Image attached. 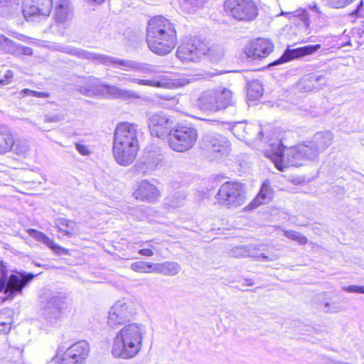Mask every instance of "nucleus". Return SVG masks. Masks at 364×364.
<instances>
[{
  "mask_svg": "<svg viewBox=\"0 0 364 364\" xmlns=\"http://www.w3.org/2000/svg\"><path fill=\"white\" fill-rule=\"evenodd\" d=\"M146 41L153 53L159 55L169 54L177 44L173 23L161 16L152 18L146 28Z\"/></svg>",
  "mask_w": 364,
  "mask_h": 364,
  "instance_id": "nucleus-1",
  "label": "nucleus"
},
{
  "mask_svg": "<svg viewBox=\"0 0 364 364\" xmlns=\"http://www.w3.org/2000/svg\"><path fill=\"white\" fill-rule=\"evenodd\" d=\"M139 149L136 125L129 122L118 124L114 131L112 146L116 162L121 166H129L136 159Z\"/></svg>",
  "mask_w": 364,
  "mask_h": 364,
  "instance_id": "nucleus-2",
  "label": "nucleus"
},
{
  "mask_svg": "<svg viewBox=\"0 0 364 364\" xmlns=\"http://www.w3.org/2000/svg\"><path fill=\"white\" fill-rule=\"evenodd\" d=\"M145 333L146 327L143 324L132 323L124 326L114 338L112 355L124 360L136 357L142 348Z\"/></svg>",
  "mask_w": 364,
  "mask_h": 364,
  "instance_id": "nucleus-3",
  "label": "nucleus"
},
{
  "mask_svg": "<svg viewBox=\"0 0 364 364\" xmlns=\"http://www.w3.org/2000/svg\"><path fill=\"white\" fill-rule=\"evenodd\" d=\"M60 50L75 55L78 58L83 59H88L96 63H102L105 65H121L124 68L125 70H133L137 71L142 73H153L155 72L154 66L144 63H139L134 60H121L112 58L111 56H107L105 55L98 54L95 53L88 52L80 48H73L70 46H63L60 48Z\"/></svg>",
  "mask_w": 364,
  "mask_h": 364,
  "instance_id": "nucleus-4",
  "label": "nucleus"
},
{
  "mask_svg": "<svg viewBox=\"0 0 364 364\" xmlns=\"http://www.w3.org/2000/svg\"><path fill=\"white\" fill-rule=\"evenodd\" d=\"M36 277L33 273L20 272L18 274L7 276V269L4 262L0 261V292L5 297L3 300L12 299L15 296L22 293L23 289Z\"/></svg>",
  "mask_w": 364,
  "mask_h": 364,
  "instance_id": "nucleus-5",
  "label": "nucleus"
},
{
  "mask_svg": "<svg viewBox=\"0 0 364 364\" xmlns=\"http://www.w3.org/2000/svg\"><path fill=\"white\" fill-rule=\"evenodd\" d=\"M232 104V92L225 87L208 90L203 92L198 99V107L204 110L216 112Z\"/></svg>",
  "mask_w": 364,
  "mask_h": 364,
  "instance_id": "nucleus-6",
  "label": "nucleus"
},
{
  "mask_svg": "<svg viewBox=\"0 0 364 364\" xmlns=\"http://www.w3.org/2000/svg\"><path fill=\"white\" fill-rule=\"evenodd\" d=\"M216 198L219 204L228 208H237L247 201L244 184L237 181H227L221 185Z\"/></svg>",
  "mask_w": 364,
  "mask_h": 364,
  "instance_id": "nucleus-7",
  "label": "nucleus"
},
{
  "mask_svg": "<svg viewBox=\"0 0 364 364\" xmlns=\"http://www.w3.org/2000/svg\"><path fill=\"white\" fill-rule=\"evenodd\" d=\"M198 137V131L194 127L178 126L170 132L168 141L172 150L185 152L194 146Z\"/></svg>",
  "mask_w": 364,
  "mask_h": 364,
  "instance_id": "nucleus-8",
  "label": "nucleus"
},
{
  "mask_svg": "<svg viewBox=\"0 0 364 364\" xmlns=\"http://www.w3.org/2000/svg\"><path fill=\"white\" fill-rule=\"evenodd\" d=\"M225 11L239 21H252L258 14L257 7L252 0H226Z\"/></svg>",
  "mask_w": 364,
  "mask_h": 364,
  "instance_id": "nucleus-9",
  "label": "nucleus"
},
{
  "mask_svg": "<svg viewBox=\"0 0 364 364\" xmlns=\"http://www.w3.org/2000/svg\"><path fill=\"white\" fill-rule=\"evenodd\" d=\"M270 159L280 171H284L287 166H299L306 164V161L301 152L299 145L285 148L270 156Z\"/></svg>",
  "mask_w": 364,
  "mask_h": 364,
  "instance_id": "nucleus-10",
  "label": "nucleus"
},
{
  "mask_svg": "<svg viewBox=\"0 0 364 364\" xmlns=\"http://www.w3.org/2000/svg\"><path fill=\"white\" fill-rule=\"evenodd\" d=\"M134 314L132 301L127 299L117 301L109 311L107 323L109 326L115 328L129 321Z\"/></svg>",
  "mask_w": 364,
  "mask_h": 364,
  "instance_id": "nucleus-11",
  "label": "nucleus"
},
{
  "mask_svg": "<svg viewBox=\"0 0 364 364\" xmlns=\"http://www.w3.org/2000/svg\"><path fill=\"white\" fill-rule=\"evenodd\" d=\"M68 306V298L63 293H55L50 296L43 308V316L50 323L60 319Z\"/></svg>",
  "mask_w": 364,
  "mask_h": 364,
  "instance_id": "nucleus-12",
  "label": "nucleus"
},
{
  "mask_svg": "<svg viewBox=\"0 0 364 364\" xmlns=\"http://www.w3.org/2000/svg\"><path fill=\"white\" fill-rule=\"evenodd\" d=\"M148 126L152 136L158 138L169 137L172 132L173 121L166 114L160 112L151 114L148 119Z\"/></svg>",
  "mask_w": 364,
  "mask_h": 364,
  "instance_id": "nucleus-13",
  "label": "nucleus"
},
{
  "mask_svg": "<svg viewBox=\"0 0 364 364\" xmlns=\"http://www.w3.org/2000/svg\"><path fill=\"white\" fill-rule=\"evenodd\" d=\"M90 352L89 344L85 341H78L67 348L63 357L56 359L58 364H82L87 358Z\"/></svg>",
  "mask_w": 364,
  "mask_h": 364,
  "instance_id": "nucleus-14",
  "label": "nucleus"
},
{
  "mask_svg": "<svg viewBox=\"0 0 364 364\" xmlns=\"http://www.w3.org/2000/svg\"><path fill=\"white\" fill-rule=\"evenodd\" d=\"M207 46L202 43L197 44L186 42L181 44L176 50L177 58L183 63L196 62L205 55Z\"/></svg>",
  "mask_w": 364,
  "mask_h": 364,
  "instance_id": "nucleus-15",
  "label": "nucleus"
},
{
  "mask_svg": "<svg viewBox=\"0 0 364 364\" xmlns=\"http://www.w3.org/2000/svg\"><path fill=\"white\" fill-rule=\"evenodd\" d=\"M203 145L207 151L218 157L228 154L230 151V143L228 139L216 133L208 134L203 138Z\"/></svg>",
  "mask_w": 364,
  "mask_h": 364,
  "instance_id": "nucleus-16",
  "label": "nucleus"
},
{
  "mask_svg": "<svg viewBox=\"0 0 364 364\" xmlns=\"http://www.w3.org/2000/svg\"><path fill=\"white\" fill-rule=\"evenodd\" d=\"M266 248L265 245H240L233 247L228 252L229 255L235 258L240 257H255L259 259L262 257L264 260L274 261L277 259L275 255H267L264 253H257L256 251H264Z\"/></svg>",
  "mask_w": 364,
  "mask_h": 364,
  "instance_id": "nucleus-17",
  "label": "nucleus"
},
{
  "mask_svg": "<svg viewBox=\"0 0 364 364\" xmlns=\"http://www.w3.org/2000/svg\"><path fill=\"white\" fill-rule=\"evenodd\" d=\"M274 49L273 43L266 38H257L250 42L245 47V53L247 58L257 60L266 58Z\"/></svg>",
  "mask_w": 364,
  "mask_h": 364,
  "instance_id": "nucleus-18",
  "label": "nucleus"
},
{
  "mask_svg": "<svg viewBox=\"0 0 364 364\" xmlns=\"http://www.w3.org/2000/svg\"><path fill=\"white\" fill-rule=\"evenodd\" d=\"M133 196L137 200L154 203L159 199L161 191L154 184L144 180L139 183Z\"/></svg>",
  "mask_w": 364,
  "mask_h": 364,
  "instance_id": "nucleus-19",
  "label": "nucleus"
},
{
  "mask_svg": "<svg viewBox=\"0 0 364 364\" xmlns=\"http://www.w3.org/2000/svg\"><path fill=\"white\" fill-rule=\"evenodd\" d=\"M52 0H25L23 11L25 16H45L50 14Z\"/></svg>",
  "mask_w": 364,
  "mask_h": 364,
  "instance_id": "nucleus-20",
  "label": "nucleus"
},
{
  "mask_svg": "<svg viewBox=\"0 0 364 364\" xmlns=\"http://www.w3.org/2000/svg\"><path fill=\"white\" fill-rule=\"evenodd\" d=\"M321 48L320 44L316 45H309L304 47H300L297 48L289 49L288 48L287 51L282 55V57L278 60L271 63L270 65H278L284 62H287L290 60H292L296 58L301 57L306 55L312 54L316 52Z\"/></svg>",
  "mask_w": 364,
  "mask_h": 364,
  "instance_id": "nucleus-21",
  "label": "nucleus"
},
{
  "mask_svg": "<svg viewBox=\"0 0 364 364\" xmlns=\"http://www.w3.org/2000/svg\"><path fill=\"white\" fill-rule=\"evenodd\" d=\"M274 190L272 188L269 181L263 182L260 190L256 197L245 208L246 210H253L260 205L269 203L274 197Z\"/></svg>",
  "mask_w": 364,
  "mask_h": 364,
  "instance_id": "nucleus-22",
  "label": "nucleus"
},
{
  "mask_svg": "<svg viewBox=\"0 0 364 364\" xmlns=\"http://www.w3.org/2000/svg\"><path fill=\"white\" fill-rule=\"evenodd\" d=\"M54 18L58 25L62 26H68L73 18V9L70 1L60 0L54 13Z\"/></svg>",
  "mask_w": 364,
  "mask_h": 364,
  "instance_id": "nucleus-23",
  "label": "nucleus"
},
{
  "mask_svg": "<svg viewBox=\"0 0 364 364\" xmlns=\"http://www.w3.org/2000/svg\"><path fill=\"white\" fill-rule=\"evenodd\" d=\"M102 83L99 79L89 76L83 78L80 85H77V90L87 97L101 95Z\"/></svg>",
  "mask_w": 364,
  "mask_h": 364,
  "instance_id": "nucleus-24",
  "label": "nucleus"
},
{
  "mask_svg": "<svg viewBox=\"0 0 364 364\" xmlns=\"http://www.w3.org/2000/svg\"><path fill=\"white\" fill-rule=\"evenodd\" d=\"M105 94L109 95L110 97L114 98L123 100L139 98V95L132 90H123L114 85H109L102 83L101 95Z\"/></svg>",
  "mask_w": 364,
  "mask_h": 364,
  "instance_id": "nucleus-25",
  "label": "nucleus"
},
{
  "mask_svg": "<svg viewBox=\"0 0 364 364\" xmlns=\"http://www.w3.org/2000/svg\"><path fill=\"white\" fill-rule=\"evenodd\" d=\"M28 232L31 237L46 245L55 254L61 255H65L68 252L65 248L55 243L53 240L48 237L45 234H43L41 232H39L36 229H28Z\"/></svg>",
  "mask_w": 364,
  "mask_h": 364,
  "instance_id": "nucleus-26",
  "label": "nucleus"
},
{
  "mask_svg": "<svg viewBox=\"0 0 364 364\" xmlns=\"http://www.w3.org/2000/svg\"><path fill=\"white\" fill-rule=\"evenodd\" d=\"M181 266L175 262H165L154 264L153 272L161 274L164 276H175L181 271Z\"/></svg>",
  "mask_w": 364,
  "mask_h": 364,
  "instance_id": "nucleus-27",
  "label": "nucleus"
},
{
  "mask_svg": "<svg viewBox=\"0 0 364 364\" xmlns=\"http://www.w3.org/2000/svg\"><path fill=\"white\" fill-rule=\"evenodd\" d=\"M14 145V135L8 128L0 127V154L11 151Z\"/></svg>",
  "mask_w": 364,
  "mask_h": 364,
  "instance_id": "nucleus-28",
  "label": "nucleus"
},
{
  "mask_svg": "<svg viewBox=\"0 0 364 364\" xmlns=\"http://www.w3.org/2000/svg\"><path fill=\"white\" fill-rule=\"evenodd\" d=\"M333 140V133L331 132H326L316 134L312 141L319 153H321L331 146Z\"/></svg>",
  "mask_w": 364,
  "mask_h": 364,
  "instance_id": "nucleus-29",
  "label": "nucleus"
},
{
  "mask_svg": "<svg viewBox=\"0 0 364 364\" xmlns=\"http://www.w3.org/2000/svg\"><path fill=\"white\" fill-rule=\"evenodd\" d=\"M119 80H127L132 82H136L141 85H147L151 87H164V88H169L172 86L173 83L166 80V79H161L159 80H141L137 78H126L124 77H119Z\"/></svg>",
  "mask_w": 364,
  "mask_h": 364,
  "instance_id": "nucleus-30",
  "label": "nucleus"
},
{
  "mask_svg": "<svg viewBox=\"0 0 364 364\" xmlns=\"http://www.w3.org/2000/svg\"><path fill=\"white\" fill-rule=\"evenodd\" d=\"M237 128H242L247 135L243 136L244 140L249 142H255L260 140L263 136V132L260 126L253 124L240 125Z\"/></svg>",
  "mask_w": 364,
  "mask_h": 364,
  "instance_id": "nucleus-31",
  "label": "nucleus"
},
{
  "mask_svg": "<svg viewBox=\"0 0 364 364\" xmlns=\"http://www.w3.org/2000/svg\"><path fill=\"white\" fill-rule=\"evenodd\" d=\"M301 149V152L303 154L306 163L311 161L318 159L319 151L312 141H308L306 144H299Z\"/></svg>",
  "mask_w": 364,
  "mask_h": 364,
  "instance_id": "nucleus-32",
  "label": "nucleus"
},
{
  "mask_svg": "<svg viewBox=\"0 0 364 364\" xmlns=\"http://www.w3.org/2000/svg\"><path fill=\"white\" fill-rule=\"evenodd\" d=\"M31 150L29 142L23 138H14V145L11 151L14 152L17 156L26 157Z\"/></svg>",
  "mask_w": 364,
  "mask_h": 364,
  "instance_id": "nucleus-33",
  "label": "nucleus"
},
{
  "mask_svg": "<svg viewBox=\"0 0 364 364\" xmlns=\"http://www.w3.org/2000/svg\"><path fill=\"white\" fill-rule=\"evenodd\" d=\"M186 194L182 191H176L170 194L166 199V204L173 208H178L185 204Z\"/></svg>",
  "mask_w": 364,
  "mask_h": 364,
  "instance_id": "nucleus-34",
  "label": "nucleus"
},
{
  "mask_svg": "<svg viewBox=\"0 0 364 364\" xmlns=\"http://www.w3.org/2000/svg\"><path fill=\"white\" fill-rule=\"evenodd\" d=\"M281 15H288L289 19L293 21H295L296 18L300 19L304 22L306 29H308L310 26L309 14L304 9H298L294 12L289 13L282 12Z\"/></svg>",
  "mask_w": 364,
  "mask_h": 364,
  "instance_id": "nucleus-35",
  "label": "nucleus"
},
{
  "mask_svg": "<svg viewBox=\"0 0 364 364\" xmlns=\"http://www.w3.org/2000/svg\"><path fill=\"white\" fill-rule=\"evenodd\" d=\"M0 49L9 53L17 54L19 51V45L6 37H1L0 38Z\"/></svg>",
  "mask_w": 364,
  "mask_h": 364,
  "instance_id": "nucleus-36",
  "label": "nucleus"
},
{
  "mask_svg": "<svg viewBox=\"0 0 364 364\" xmlns=\"http://www.w3.org/2000/svg\"><path fill=\"white\" fill-rule=\"evenodd\" d=\"M130 268L132 270L136 272L150 273L153 272L152 269L154 268V264L143 261H139L132 263L130 266Z\"/></svg>",
  "mask_w": 364,
  "mask_h": 364,
  "instance_id": "nucleus-37",
  "label": "nucleus"
},
{
  "mask_svg": "<svg viewBox=\"0 0 364 364\" xmlns=\"http://www.w3.org/2000/svg\"><path fill=\"white\" fill-rule=\"evenodd\" d=\"M248 95L254 100L259 98L263 94V88L259 81L250 83L247 88Z\"/></svg>",
  "mask_w": 364,
  "mask_h": 364,
  "instance_id": "nucleus-38",
  "label": "nucleus"
},
{
  "mask_svg": "<svg viewBox=\"0 0 364 364\" xmlns=\"http://www.w3.org/2000/svg\"><path fill=\"white\" fill-rule=\"evenodd\" d=\"M9 311L4 310L0 312V331L7 333L11 329V318L9 315Z\"/></svg>",
  "mask_w": 364,
  "mask_h": 364,
  "instance_id": "nucleus-39",
  "label": "nucleus"
},
{
  "mask_svg": "<svg viewBox=\"0 0 364 364\" xmlns=\"http://www.w3.org/2000/svg\"><path fill=\"white\" fill-rule=\"evenodd\" d=\"M284 232L286 237L296 241L299 244L304 245L307 242V238L305 236L292 229H289Z\"/></svg>",
  "mask_w": 364,
  "mask_h": 364,
  "instance_id": "nucleus-40",
  "label": "nucleus"
},
{
  "mask_svg": "<svg viewBox=\"0 0 364 364\" xmlns=\"http://www.w3.org/2000/svg\"><path fill=\"white\" fill-rule=\"evenodd\" d=\"M224 54V50L221 46H214L211 48L207 47L206 54L213 60H220Z\"/></svg>",
  "mask_w": 364,
  "mask_h": 364,
  "instance_id": "nucleus-41",
  "label": "nucleus"
},
{
  "mask_svg": "<svg viewBox=\"0 0 364 364\" xmlns=\"http://www.w3.org/2000/svg\"><path fill=\"white\" fill-rule=\"evenodd\" d=\"M328 5L335 9L346 7L355 0H323Z\"/></svg>",
  "mask_w": 364,
  "mask_h": 364,
  "instance_id": "nucleus-42",
  "label": "nucleus"
},
{
  "mask_svg": "<svg viewBox=\"0 0 364 364\" xmlns=\"http://www.w3.org/2000/svg\"><path fill=\"white\" fill-rule=\"evenodd\" d=\"M21 92L22 94H24L26 95L33 96V97H40V98H45V97H49V94L48 92H38V91H34V90H31L29 89H23L21 90Z\"/></svg>",
  "mask_w": 364,
  "mask_h": 364,
  "instance_id": "nucleus-43",
  "label": "nucleus"
},
{
  "mask_svg": "<svg viewBox=\"0 0 364 364\" xmlns=\"http://www.w3.org/2000/svg\"><path fill=\"white\" fill-rule=\"evenodd\" d=\"M341 310L335 302L326 301L323 305V311L326 313H336Z\"/></svg>",
  "mask_w": 364,
  "mask_h": 364,
  "instance_id": "nucleus-44",
  "label": "nucleus"
},
{
  "mask_svg": "<svg viewBox=\"0 0 364 364\" xmlns=\"http://www.w3.org/2000/svg\"><path fill=\"white\" fill-rule=\"evenodd\" d=\"M55 223L56 228H60L61 226L72 227L75 225V223L73 221L69 220L64 218H57Z\"/></svg>",
  "mask_w": 364,
  "mask_h": 364,
  "instance_id": "nucleus-45",
  "label": "nucleus"
},
{
  "mask_svg": "<svg viewBox=\"0 0 364 364\" xmlns=\"http://www.w3.org/2000/svg\"><path fill=\"white\" fill-rule=\"evenodd\" d=\"M184 1L186 4L191 6L193 10L194 11L195 9L202 7L205 3L206 0H184Z\"/></svg>",
  "mask_w": 364,
  "mask_h": 364,
  "instance_id": "nucleus-46",
  "label": "nucleus"
},
{
  "mask_svg": "<svg viewBox=\"0 0 364 364\" xmlns=\"http://www.w3.org/2000/svg\"><path fill=\"white\" fill-rule=\"evenodd\" d=\"M343 289L346 291H348L350 293L364 294V286L350 285V286H348L346 287H343Z\"/></svg>",
  "mask_w": 364,
  "mask_h": 364,
  "instance_id": "nucleus-47",
  "label": "nucleus"
},
{
  "mask_svg": "<svg viewBox=\"0 0 364 364\" xmlns=\"http://www.w3.org/2000/svg\"><path fill=\"white\" fill-rule=\"evenodd\" d=\"M76 149L82 154V155H88L90 151L88 150V147L85 145L81 144H76L75 145Z\"/></svg>",
  "mask_w": 364,
  "mask_h": 364,
  "instance_id": "nucleus-48",
  "label": "nucleus"
},
{
  "mask_svg": "<svg viewBox=\"0 0 364 364\" xmlns=\"http://www.w3.org/2000/svg\"><path fill=\"white\" fill-rule=\"evenodd\" d=\"M33 50L31 48L28 47H24L19 46V51L17 53L16 55L18 54H24V55H32Z\"/></svg>",
  "mask_w": 364,
  "mask_h": 364,
  "instance_id": "nucleus-49",
  "label": "nucleus"
},
{
  "mask_svg": "<svg viewBox=\"0 0 364 364\" xmlns=\"http://www.w3.org/2000/svg\"><path fill=\"white\" fill-rule=\"evenodd\" d=\"M13 72L11 70H7L6 75H5V80H1L0 84L1 85H6L9 83V80L13 77Z\"/></svg>",
  "mask_w": 364,
  "mask_h": 364,
  "instance_id": "nucleus-50",
  "label": "nucleus"
},
{
  "mask_svg": "<svg viewBox=\"0 0 364 364\" xmlns=\"http://www.w3.org/2000/svg\"><path fill=\"white\" fill-rule=\"evenodd\" d=\"M139 254L146 257H151L154 255V252L149 248H145L139 250Z\"/></svg>",
  "mask_w": 364,
  "mask_h": 364,
  "instance_id": "nucleus-51",
  "label": "nucleus"
},
{
  "mask_svg": "<svg viewBox=\"0 0 364 364\" xmlns=\"http://www.w3.org/2000/svg\"><path fill=\"white\" fill-rule=\"evenodd\" d=\"M58 237H60L61 236H68V237H70L71 235H73V233L69 230H68L67 229H58Z\"/></svg>",
  "mask_w": 364,
  "mask_h": 364,
  "instance_id": "nucleus-52",
  "label": "nucleus"
},
{
  "mask_svg": "<svg viewBox=\"0 0 364 364\" xmlns=\"http://www.w3.org/2000/svg\"><path fill=\"white\" fill-rule=\"evenodd\" d=\"M146 154H147V156H146L147 159H151L153 156V163H156L159 161V159H158L159 154H157L156 153H155V152L153 154L147 153Z\"/></svg>",
  "mask_w": 364,
  "mask_h": 364,
  "instance_id": "nucleus-53",
  "label": "nucleus"
},
{
  "mask_svg": "<svg viewBox=\"0 0 364 364\" xmlns=\"http://www.w3.org/2000/svg\"><path fill=\"white\" fill-rule=\"evenodd\" d=\"M59 120V118L55 116V117H46L45 121L46 122H58Z\"/></svg>",
  "mask_w": 364,
  "mask_h": 364,
  "instance_id": "nucleus-54",
  "label": "nucleus"
},
{
  "mask_svg": "<svg viewBox=\"0 0 364 364\" xmlns=\"http://www.w3.org/2000/svg\"><path fill=\"white\" fill-rule=\"evenodd\" d=\"M309 9L318 14L320 13V10H319V8L318 6L316 5V4H314L313 6H309Z\"/></svg>",
  "mask_w": 364,
  "mask_h": 364,
  "instance_id": "nucleus-55",
  "label": "nucleus"
},
{
  "mask_svg": "<svg viewBox=\"0 0 364 364\" xmlns=\"http://www.w3.org/2000/svg\"><path fill=\"white\" fill-rule=\"evenodd\" d=\"M87 2H89L90 4H100L102 2H103L105 0H87Z\"/></svg>",
  "mask_w": 364,
  "mask_h": 364,
  "instance_id": "nucleus-56",
  "label": "nucleus"
},
{
  "mask_svg": "<svg viewBox=\"0 0 364 364\" xmlns=\"http://www.w3.org/2000/svg\"><path fill=\"white\" fill-rule=\"evenodd\" d=\"M247 285H249V286H252V285H253V283H252V282H249L247 283Z\"/></svg>",
  "mask_w": 364,
  "mask_h": 364,
  "instance_id": "nucleus-57",
  "label": "nucleus"
}]
</instances>
